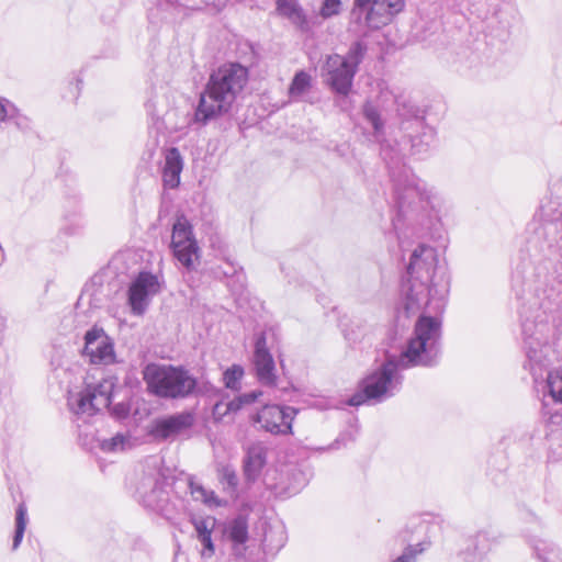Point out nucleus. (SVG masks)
I'll use <instances>...</instances> for the list:
<instances>
[{"mask_svg": "<svg viewBox=\"0 0 562 562\" xmlns=\"http://www.w3.org/2000/svg\"><path fill=\"white\" fill-rule=\"evenodd\" d=\"M366 45L353 42L345 56L327 55L322 67L324 82L336 93L347 95L351 91L355 76L364 54Z\"/></svg>", "mask_w": 562, "mask_h": 562, "instance_id": "obj_6", "label": "nucleus"}, {"mask_svg": "<svg viewBox=\"0 0 562 562\" xmlns=\"http://www.w3.org/2000/svg\"><path fill=\"white\" fill-rule=\"evenodd\" d=\"M437 262L436 250L430 246L420 244L412 251L402 282L404 312L407 316L417 313L428 303L430 284L435 285Z\"/></svg>", "mask_w": 562, "mask_h": 562, "instance_id": "obj_4", "label": "nucleus"}, {"mask_svg": "<svg viewBox=\"0 0 562 562\" xmlns=\"http://www.w3.org/2000/svg\"><path fill=\"white\" fill-rule=\"evenodd\" d=\"M546 381L553 401L562 403V368L549 371Z\"/></svg>", "mask_w": 562, "mask_h": 562, "instance_id": "obj_27", "label": "nucleus"}, {"mask_svg": "<svg viewBox=\"0 0 562 562\" xmlns=\"http://www.w3.org/2000/svg\"><path fill=\"white\" fill-rule=\"evenodd\" d=\"M524 347L526 350V368L529 369L535 382L543 379L549 360L544 352L548 344L549 326L546 323H533L529 319L522 322Z\"/></svg>", "mask_w": 562, "mask_h": 562, "instance_id": "obj_8", "label": "nucleus"}, {"mask_svg": "<svg viewBox=\"0 0 562 562\" xmlns=\"http://www.w3.org/2000/svg\"><path fill=\"white\" fill-rule=\"evenodd\" d=\"M394 102L396 104V111L401 117L423 120L419 116V109L408 98L404 95H394Z\"/></svg>", "mask_w": 562, "mask_h": 562, "instance_id": "obj_26", "label": "nucleus"}, {"mask_svg": "<svg viewBox=\"0 0 562 562\" xmlns=\"http://www.w3.org/2000/svg\"><path fill=\"white\" fill-rule=\"evenodd\" d=\"M12 111H10L8 123H13L19 130L21 131H27L31 128V120L22 114L20 110L13 104Z\"/></svg>", "mask_w": 562, "mask_h": 562, "instance_id": "obj_34", "label": "nucleus"}, {"mask_svg": "<svg viewBox=\"0 0 562 562\" xmlns=\"http://www.w3.org/2000/svg\"><path fill=\"white\" fill-rule=\"evenodd\" d=\"M114 390L112 379H103L97 384H85L68 391L67 405L78 418L86 420L110 406Z\"/></svg>", "mask_w": 562, "mask_h": 562, "instance_id": "obj_7", "label": "nucleus"}, {"mask_svg": "<svg viewBox=\"0 0 562 562\" xmlns=\"http://www.w3.org/2000/svg\"><path fill=\"white\" fill-rule=\"evenodd\" d=\"M193 522V526H194V529H195V532H196V537H200V536H203L206 535V533H212V529L214 527V520L211 519V518H200V519H196L194 518L192 520Z\"/></svg>", "mask_w": 562, "mask_h": 562, "instance_id": "obj_37", "label": "nucleus"}, {"mask_svg": "<svg viewBox=\"0 0 562 562\" xmlns=\"http://www.w3.org/2000/svg\"><path fill=\"white\" fill-rule=\"evenodd\" d=\"M441 323L431 316H419L414 335L398 355L386 352L384 361L367 374L359 391L349 400L350 406L381 403L394 396L403 383L402 370L414 367H432L438 361Z\"/></svg>", "mask_w": 562, "mask_h": 562, "instance_id": "obj_1", "label": "nucleus"}, {"mask_svg": "<svg viewBox=\"0 0 562 562\" xmlns=\"http://www.w3.org/2000/svg\"><path fill=\"white\" fill-rule=\"evenodd\" d=\"M194 423V414L184 411L154 420L149 434L157 440H167L189 430Z\"/></svg>", "mask_w": 562, "mask_h": 562, "instance_id": "obj_16", "label": "nucleus"}, {"mask_svg": "<svg viewBox=\"0 0 562 562\" xmlns=\"http://www.w3.org/2000/svg\"><path fill=\"white\" fill-rule=\"evenodd\" d=\"M289 20L301 31L305 32L310 29L307 18L301 7H299Z\"/></svg>", "mask_w": 562, "mask_h": 562, "instance_id": "obj_39", "label": "nucleus"}, {"mask_svg": "<svg viewBox=\"0 0 562 562\" xmlns=\"http://www.w3.org/2000/svg\"><path fill=\"white\" fill-rule=\"evenodd\" d=\"M220 481L224 485V488L232 493L235 492L238 486V476L231 465H225L221 469Z\"/></svg>", "mask_w": 562, "mask_h": 562, "instance_id": "obj_33", "label": "nucleus"}, {"mask_svg": "<svg viewBox=\"0 0 562 562\" xmlns=\"http://www.w3.org/2000/svg\"><path fill=\"white\" fill-rule=\"evenodd\" d=\"M25 527H26V508L23 504H21V505H19V507L16 509V514H15V532H14L13 544H12L14 550L20 546V543L23 539Z\"/></svg>", "mask_w": 562, "mask_h": 562, "instance_id": "obj_32", "label": "nucleus"}, {"mask_svg": "<svg viewBox=\"0 0 562 562\" xmlns=\"http://www.w3.org/2000/svg\"><path fill=\"white\" fill-rule=\"evenodd\" d=\"M225 532L227 538L233 543V550L235 554L241 555L245 550L244 544L248 540L247 519L243 516L236 517L227 525Z\"/></svg>", "mask_w": 562, "mask_h": 562, "instance_id": "obj_20", "label": "nucleus"}, {"mask_svg": "<svg viewBox=\"0 0 562 562\" xmlns=\"http://www.w3.org/2000/svg\"><path fill=\"white\" fill-rule=\"evenodd\" d=\"M198 539L203 546L202 555L207 558L212 557L214 554V544L211 533H203V536L198 537Z\"/></svg>", "mask_w": 562, "mask_h": 562, "instance_id": "obj_42", "label": "nucleus"}, {"mask_svg": "<svg viewBox=\"0 0 562 562\" xmlns=\"http://www.w3.org/2000/svg\"><path fill=\"white\" fill-rule=\"evenodd\" d=\"M394 182V200L396 216L393 227L397 233L400 246L403 248L400 231L407 222L420 225L439 221L443 199L415 175L403 171L398 177L392 175Z\"/></svg>", "mask_w": 562, "mask_h": 562, "instance_id": "obj_2", "label": "nucleus"}, {"mask_svg": "<svg viewBox=\"0 0 562 562\" xmlns=\"http://www.w3.org/2000/svg\"><path fill=\"white\" fill-rule=\"evenodd\" d=\"M299 7L301 5L295 0H277L278 13L286 19H289Z\"/></svg>", "mask_w": 562, "mask_h": 562, "instance_id": "obj_36", "label": "nucleus"}, {"mask_svg": "<svg viewBox=\"0 0 562 562\" xmlns=\"http://www.w3.org/2000/svg\"><path fill=\"white\" fill-rule=\"evenodd\" d=\"M262 395L261 391L255 390L240 394L227 402L231 416L239 412L245 405L255 403Z\"/></svg>", "mask_w": 562, "mask_h": 562, "instance_id": "obj_29", "label": "nucleus"}, {"mask_svg": "<svg viewBox=\"0 0 562 562\" xmlns=\"http://www.w3.org/2000/svg\"><path fill=\"white\" fill-rule=\"evenodd\" d=\"M131 447V436L117 432L110 439L99 440V448L104 452H120Z\"/></svg>", "mask_w": 562, "mask_h": 562, "instance_id": "obj_24", "label": "nucleus"}, {"mask_svg": "<svg viewBox=\"0 0 562 562\" xmlns=\"http://www.w3.org/2000/svg\"><path fill=\"white\" fill-rule=\"evenodd\" d=\"M297 409L291 406L276 404L265 405L252 416V422L273 435H288L292 432V422Z\"/></svg>", "mask_w": 562, "mask_h": 562, "instance_id": "obj_12", "label": "nucleus"}, {"mask_svg": "<svg viewBox=\"0 0 562 562\" xmlns=\"http://www.w3.org/2000/svg\"><path fill=\"white\" fill-rule=\"evenodd\" d=\"M13 103L5 98H0V127L2 124L8 123L10 111H12Z\"/></svg>", "mask_w": 562, "mask_h": 562, "instance_id": "obj_43", "label": "nucleus"}, {"mask_svg": "<svg viewBox=\"0 0 562 562\" xmlns=\"http://www.w3.org/2000/svg\"><path fill=\"white\" fill-rule=\"evenodd\" d=\"M370 333V327L362 321H352L344 330L345 338L350 344L361 342Z\"/></svg>", "mask_w": 562, "mask_h": 562, "instance_id": "obj_25", "label": "nucleus"}, {"mask_svg": "<svg viewBox=\"0 0 562 562\" xmlns=\"http://www.w3.org/2000/svg\"><path fill=\"white\" fill-rule=\"evenodd\" d=\"M112 414L117 419H123V418L128 416V414H130V406L127 404H125V403H119V404L113 406Z\"/></svg>", "mask_w": 562, "mask_h": 562, "instance_id": "obj_44", "label": "nucleus"}, {"mask_svg": "<svg viewBox=\"0 0 562 562\" xmlns=\"http://www.w3.org/2000/svg\"><path fill=\"white\" fill-rule=\"evenodd\" d=\"M83 353L94 364H111L115 362V352L112 339L103 328L94 326L85 335Z\"/></svg>", "mask_w": 562, "mask_h": 562, "instance_id": "obj_14", "label": "nucleus"}, {"mask_svg": "<svg viewBox=\"0 0 562 562\" xmlns=\"http://www.w3.org/2000/svg\"><path fill=\"white\" fill-rule=\"evenodd\" d=\"M267 460L266 448L256 443L247 449V453L244 459V475L247 482H255L263 469Z\"/></svg>", "mask_w": 562, "mask_h": 562, "instance_id": "obj_19", "label": "nucleus"}, {"mask_svg": "<svg viewBox=\"0 0 562 562\" xmlns=\"http://www.w3.org/2000/svg\"><path fill=\"white\" fill-rule=\"evenodd\" d=\"M404 7L405 0H355L352 14L360 19L364 12L367 26L378 29L403 11Z\"/></svg>", "mask_w": 562, "mask_h": 562, "instance_id": "obj_11", "label": "nucleus"}, {"mask_svg": "<svg viewBox=\"0 0 562 562\" xmlns=\"http://www.w3.org/2000/svg\"><path fill=\"white\" fill-rule=\"evenodd\" d=\"M235 271H236V270H235V268H234V267H232L228 271H224V274H225V276H231V274H234V273H235Z\"/></svg>", "mask_w": 562, "mask_h": 562, "instance_id": "obj_46", "label": "nucleus"}, {"mask_svg": "<svg viewBox=\"0 0 562 562\" xmlns=\"http://www.w3.org/2000/svg\"><path fill=\"white\" fill-rule=\"evenodd\" d=\"M424 551V548L420 543L417 546H408L404 552L394 560V562H416V557L418 553H422Z\"/></svg>", "mask_w": 562, "mask_h": 562, "instance_id": "obj_38", "label": "nucleus"}, {"mask_svg": "<svg viewBox=\"0 0 562 562\" xmlns=\"http://www.w3.org/2000/svg\"><path fill=\"white\" fill-rule=\"evenodd\" d=\"M249 78L248 69L238 63H227L214 70L200 94L193 121L200 125L227 114Z\"/></svg>", "mask_w": 562, "mask_h": 562, "instance_id": "obj_3", "label": "nucleus"}, {"mask_svg": "<svg viewBox=\"0 0 562 562\" xmlns=\"http://www.w3.org/2000/svg\"><path fill=\"white\" fill-rule=\"evenodd\" d=\"M362 114L366 121L371 124L374 137L381 142V137L384 134V122L381 119L378 106L368 100L362 106Z\"/></svg>", "mask_w": 562, "mask_h": 562, "instance_id": "obj_22", "label": "nucleus"}, {"mask_svg": "<svg viewBox=\"0 0 562 562\" xmlns=\"http://www.w3.org/2000/svg\"><path fill=\"white\" fill-rule=\"evenodd\" d=\"M252 366L260 384L269 387L276 385L278 379L276 363L267 344L266 331H261L256 336Z\"/></svg>", "mask_w": 562, "mask_h": 562, "instance_id": "obj_15", "label": "nucleus"}, {"mask_svg": "<svg viewBox=\"0 0 562 562\" xmlns=\"http://www.w3.org/2000/svg\"><path fill=\"white\" fill-rule=\"evenodd\" d=\"M190 493L195 501H200L209 506H218L220 502L213 491L206 490L203 485L190 481Z\"/></svg>", "mask_w": 562, "mask_h": 562, "instance_id": "obj_28", "label": "nucleus"}, {"mask_svg": "<svg viewBox=\"0 0 562 562\" xmlns=\"http://www.w3.org/2000/svg\"><path fill=\"white\" fill-rule=\"evenodd\" d=\"M312 87V77L304 70L297 71L289 87V97L295 101L304 100L305 94Z\"/></svg>", "mask_w": 562, "mask_h": 562, "instance_id": "obj_21", "label": "nucleus"}, {"mask_svg": "<svg viewBox=\"0 0 562 562\" xmlns=\"http://www.w3.org/2000/svg\"><path fill=\"white\" fill-rule=\"evenodd\" d=\"M137 498L143 505L155 512L167 514L168 492L166 484L158 475H146L136 488Z\"/></svg>", "mask_w": 562, "mask_h": 562, "instance_id": "obj_13", "label": "nucleus"}, {"mask_svg": "<svg viewBox=\"0 0 562 562\" xmlns=\"http://www.w3.org/2000/svg\"><path fill=\"white\" fill-rule=\"evenodd\" d=\"M262 395L261 391L255 390L240 394L227 402L231 416L239 412L245 405L255 403Z\"/></svg>", "mask_w": 562, "mask_h": 562, "instance_id": "obj_30", "label": "nucleus"}, {"mask_svg": "<svg viewBox=\"0 0 562 562\" xmlns=\"http://www.w3.org/2000/svg\"><path fill=\"white\" fill-rule=\"evenodd\" d=\"M165 164L162 167L164 186L175 189L180 183V173L183 169V158L177 147H170L165 150Z\"/></svg>", "mask_w": 562, "mask_h": 562, "instance_id": "obj_17", "label": "nucleus"}, {"mask_svg": "<svg viewBox=\"0 0 562 562\" xmlns=\"http://www.w3.org/2000/svg\"><path fill=\"white\" fill-rule=\"evenodd\" d=\"M162 282L157 274L142 271L131 282L127 301L134 315H143L151 299L161 291Z\"/></svg>", "mask_w": 562, "mask_h": 562, "instance_id": "obj_10", "label": "nucleus"}, {"mask_svg": "<svg viewBox=\"0 0 562 562\" xmlns=\"http://www.w3.org/2000/svg\"><path fill=\"white\" fill-rule=\"evenodd\" d=\"M403 151H404L403 148H398V149L394 150V149L390 148V146L386 144L381 145V154H382L383 158L387 161V164L398 162L401 160V156L403 155Z\"/></svg>", "mask_w": 562, "mask_h": 562, "instance_id": "obj_41", "label": "nucleus"}, {"mask_svg": "<svg viewBox=\"0 0 562 562\" xmlns=\"http://www.w3.org/2000/svg\"><path fill=\"white\" fill-rule=\"evenodd\" d=\"M488 549L490 544L486 533L480 532L470 539V543L463 552L464 560L472 562L481 558Z\"/></svg>", "mask_w": 562, "mask_h": 562, "instance_id": "obj_23", "label": "nucleus"}, {"mask_svg": "<svg viewBox=\"0 0 562 562\" xmlns=\"http://www.w3.org/2000/svg\"><path fill=\"white\" fill-rule=\"evenodd\" d=\"M212 416L215 422H222L224 418L229 417L231 413L227 402L222 400L215 403L212 408Z\"/></svg>", "mask_w": 562, "mask_h": 562, "instance_id": "obj_40", "label": "nucleus"}, {"mask_svg": "<svg viewBox=\"0 0 562 562\" xmlns=\"http://www.w3.org/2000/svg\"><path fill=\"white\" fill-rule=\"evenodd\" d=\"M340 11L341 0H324L319 10V15L326 20L338 15Z\"/></svg>", "mask_w": 562, "mask_h": 562, "instance_id": "obj_35", "label": "nucleus"}, {"mask_svg": "<svg viewBox=\"0 0 562 562\" xmlns=\"http://www.w3.org/2000/svg\"><path fill=\"white\" fill-rule=\"evenodd\" d=\"M417 134L411 135L409 154L413 156H420L427 154L435 142V130L425 125L424 120H416L412 122Z\"/></svg>", "mask_w": 562, "mask_h": 562, "instance_id": "obj_18", "label": "nucleus"}, {"mask_svg": "<svg viewBox=\"0 0 562 562\" xmlns=\"http://www.w3.org/2000/svg\"><path fill=\"white\" fill-rule=\"evenodd\" d=\"M142 375L147 392L162 400H184L198 389L196 378L182 366L148 363Z\"/></svg>", "mask_w": 562, "mask_h": 562, "instance_id": "obj_5", "label": "nucleus"}, {"mask_svg": "<svg viewBox=\"0 0 562 562\" xmlns=\"http://www.w3.org/2000/svg\"><path fill=\"white\" fill-rule=\"evenodd\" d=\"M169 4H178L187 8H195L196 4L193 0H166Z\"/></svg>", "mask_w": 562, "mask_h": 562, "instance_id": "obj_45", "label": "nucleus"}, {"mask_svg": "<svg viewBox=\"0 0 562 562\" xmlns=\"http://www.w3.org/2000/svg\"><path fill=\"white\" fill-rule=\"evenodd\" d=\"M170 248L173 257L186 270H194L200 248L193 226L184 215L177 216L172 225Z\"/></svg>", "mask_w": 562, "mask_h": 562, "instance_id": "obj_9", "label": "nucleus"}, {"mask_svg": "<svg viewBox=\"0 0 562 562\" xmlns=\"http://www.w3.org/2000/svg\"><path fill=\"white\" fill-rule=\"evenodd\" d=\"M244 376V369L239 364H233L231 368L226 369L223 374L224 385L231 390H239L240 389V380Z\"/></svg>", "mask_w": 562, "mask_h": 562, "instance_id": "obj_31", "label": "nucleus"}]
</instances>
